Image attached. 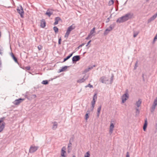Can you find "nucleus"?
<instances>
[{"mask_svg": "<svg viewBox=\"0 0 157 157\" xmlns=\"http://www.w3.org/2000/svg\"><path fill=\"white\" fill-rule=\"evenodd\" d=\"M115 26V24L114 23L111 25L108 28H107V29H106L105 30L104 33V35H107L110 31L112 30V29L114 28Z\"/></svg>", "mask_w": 157, "mask_h": 157, "instance_id": "obj_1", "label": "nucleus"}, {"mask_svg": "<svg viewBox=\"0 0 157 157\" xmlns=\"http://www.w3.org/2000/svg\"><path fill=\"white\" fill-rule=\"evenodd\" d=\"M156 105H157V97L154 100L152 106L150 109V110L151 113H153L154 111Z\"/></svg>", "mask_w": 157, "mask_h": 157, "instance_id": "obj_2", "label": "nucleus"}, {"mask_svg": "<svg viewBox=\"0 0 157 157\" xmlns=\"http://www.w3.org/2000/svg\"><path fill=\"white\" fill-rule=\"evenodd\" d=\"M39 147L38 146H35L33 145H31L29 149V152L30 153H33L35 152L38 149Z\"/></svg>", "mask_w": 157, "mask_h": 157, "instance_id": "obj_3", "label": "nucleus"}, {"mask_svg": "<svg viewBox=\"0 0 157 157\" xmlns=\"http://www.w3.org/2000/svg\"><path fill=\"white\" fill-rule=\"evenodd\" d=\"M128 21L125 15L123 16L118 18L116 22L117 23H123Z\"/></svg>", "mask_w": 157, "mask_h": 157, "instance_id": "obj_4", "label": "nucleus"}, {"mask_svg": "<svg viewBox=\"0 0 157 157\" xmlns=\"http://www.w3.org/2000/svg\"><path fill=\"white\" fill-rule=\"evenodd\" d=\"M128 98L129 95L128 93L126 92L123 94L121 97L122 103H124Z\"/></svg>", "mask_w": 157, "mask_h": 157, "instance_id": "obj_5", "label": "nucleus"}, {"mask_svg": "<svg viewBox=\"0 0 157 157\" xmlns=\"http://www.w3.org/2000/svg\"><path fill=\"white\" fill-rule=\"evenodd\" d=\"M24 98H19L18 99L15 100L13 102V103L15 105H19L23 101H24Z\"/></svg>", "mask_w": 157, "mask_h": 157, "instance_id": "obj_6", "label": "nucleus"}, {"mask_svg": "<svg viewBox=\"0 0 157 157\" xmlns=\"http://www.w3.org/2000/svg\"><path fill=\"white\" fill-rule=\"evenodd\" d=\"M17 12L20 15L21 17L23 18V17L24 11L22 7L20 6V7H18L17 9Z\"/></svg>", "mask_w": 157, "mask_h": 157, "instance_id": "obj_7", "label": "nucleus"}, {"mask_svg": "<svg viewBox=\"0 0 157 157\" xmlns=\"http://www.w3.org/2000/svg\"><path fill=\"white\" fill-rule=\"evenodd\" d=\"M125 15L127 20H128L132 19L133 17V14L132 13L129 12L125 14Z\"/></svg>", "mask_w": 157, "mask_h": 157, "instance_id": "obj_8", "label": "nucleus"}, {"mask_svg": "<svg viewBox=\"0 0 157 157\" xmlns=\"http://www.w3.org/2000/svg\"><path fill=\"white\" fill-rule=\"evenodd\" d=\"M113 122V121H111L110 123V125L109 127V132L110 134H111L113 132V128L114 127V124L112 122Z\"/></svg>", "mask_w": 157, "mask_h": 157, "instance_id": "obj_9", "label": "nucleus"}, {"mask_svg": "<svg viewBox=\"0 0 157 157\" xmlns=\"http://www.w3.org/2000/svg\"><path fill=\"white\" fill-rule=\"evenodd\" d=\"M88 77L89 76L88 75L86 76V75H85L83 76L82 78L78 80L77 82L79 83L84 82L86 80L88 79Z\"/></svg>", "mask_w": 157, "mask_h": 157, "instance_id": "obj_10", "label": "nucleus"}, {"mask_svg": "<svg viewBox=\"0 0 157 157\" xmlns=\"http://www.w3.org/2000/svg\"><path fill=\"white\" fill-rule=\"evenodd\" d=\"M99 81L102 83H106L108 81V79L105 77L103 76L100 78Z\"/></svg>", "mask_w": 157, "mask_h": 157, "instance_id": "obj_11", "label": "nucleus"}, {"mask_svg": "<svg viewBox=\"0 0 157 157\" xmlns=\"http://www.w3.org/2000/svg\"><path fill=\"white\" fill-rule=\"evenodd\" d=\"M95 67V65H93V66L89 67L87 68L86 69L83 71L82 73L83 74H85L87 73L88 71H89L90 70H91L93 68V67Z\"/></svg>", "mask_w": 157, "mask_h": 157, "instance_id": "obj_12", "label": "nucleus"}, {"mask_svg": "<svg viewBox=\"0 0 157 157\" xmlns=\"http://www.w3.org/2000/svg\"><path fill=\"white\" fill-rule=\"evenodd\" d=\"M55 22L54 23V25H57L58 23V22L59 21H62L61 19L59 17H56L55 19Z\"/></svg>", "mask_w": 157, "mask_h": 157, "instance_id": "obj_13", "label": "nucleus"}, {"mask_svg": "<svg viewBox=\"0 0 157 157\" xmlns=\"http://www.w3.org/2000/svg\"><path fill=\"white\" fill-rule=\"evenodd\" d=\"M46 26V22L44 19H42L41 20L40 26L42 28H44Z\"/></svg>", "mask_w": 157, "mask_h": 157, "instance_id": "obj_14", "label": "nucleus"}, {"mask_svg": "<svg viewBox=\"0 0 157 157\" xmlns=\"http://www.w3.org/2000/svg\"><path fill=\"white\" fill-rule=\"evenodd\" d=\"M142 103V100L141 99H139L136 102L135 105L136 106V107L139 108L140 107Z\"/></svg>", "mask_w": 157, "mask_h": 157, "instance_id": "obj_15", "label": "nucleus"}, {"mask_svg": "<svg viewBox=\"0 0 157 157\" xmlns=\"http://www.w3.org/2000/svg\"><path fill=\"white\" fill-rule=\"evenodd\" d=\"M66 150V148L64 147H62L61 150V155L62 156H66L65 154L66 153V151H65Z\"/></svg>", "mask_w": 157, "mask_h": 157, "instance_id": "obj_16", "label": "nucleus"}, {"mask_svg": "<svg viewBox=\"0 0 157 157\" xmlns=\"http://www.w3.org/2000/svg\"><path fill=\"white\" fill-rule=\"evenodd\" d=\"M147 119L146 118V119L145 120V122L144 124V125L143 126V128L144 131H145L146 130V128L147 127Z\"/></svg>", "mask_w": 157, "mask_h": 157, "instance_id": "obj_17", "label": "nucleus"}, {"mask_svg": "<svg viewBox=\"0 0 157 157\" xmlns=\"http://www.w3.org/2000/svg\"><path fill=\"white\" fill-rule=\"evenodd\" d=\"M95 27L93 28V29L91 30L89 34L91 36H94L95 35L94 34L95 33Z\"/></svg>", "mask_w": 157, "mask_h": 157, "instance_id": "obj_18", "label": "nucleus"}, {"mask_svg": "<svg viewBox=\"0 0 157 157\" xmlns=\"http://www.w3.org/2000/svg\"><path fill=\"white\" fill-rule=\"evenodd\" d=\"M45 14L46 15H48L49 17H50V16L53 14V12L52 11H51L49 10H48Z\"/></svg>", "mask_w": 157, "mask_h": 157, "instance_id": "obj_19", "label": "nucleus"}, {"mask_svg": "<svg viewBox=\"0 0 157 157\" xmlns=\"http://www.w3.org/2000/svg\"><path fill=\"white\" fill-rule=\"evenodd\" d=\"M75 28V25L74 24H73L72 25L69 26L68 28V29L70 31H71L73 29H74Z\"/></svg>", "mask_w": 157, "mask_h": 157, "instance_id": "obj_20", "label": "nucleus"}, {"mask_svg": "<svg viewBox=\"0 0 157 157\" xmlns=\"http://www.w3.org/2000/svg\"><path fill=\"white\" fill-rule=\"evenodd\" d=\"M5 123L4 122L0 126V132H2L4 129L5 127Z\"/></svg>", "mask_w": 157, "mask_h": 157, "instance_id": "obj_21", "label": "nucleus"}, {"mask_svg": "<svg viewBox=\"0 0 157 157\" xmlns=\"http://www.w3.org/2000/svg\"><path fill=\"white\" fill-rule=\"evenodd\" d=\"M68 67L67 66H65L64 67H62L61 69L59 70V72H61L63 71H65L67 69V68Z\"/></svg>", "mask_w": 157, "mask_h": 157, "instance_id": "obj_22", "label": "nucleus"}, {"mask_svg": "<svg viewBox=\"0 0 157 157\" xmlns=\"http://www.w3.org/2000/svg\"><path fill=\"white\" fill-rule=\"evenodd\" d=\"M156 18V17L154 15H153L149 19H148L147 21L148 23H150L151 21H153Z\"/></svg>", "mask_w": 157, "mask_h": 157, "instance_id": "obj_23", "label": "nucleus"}, {"mask_svg": "<svg viewBox=\"0 0 157 157\" xmlns=\"http://www.w3.org/2000/svg\"><path fill=\"white\" fill-rule=\"evenodd\" d=\"M101 105H100L97 109V117H98L99 116L100 111L101 110Z\"/></svg>", "mask_w": 157, "mask_h": 157, "instance_id": "obj_24", "label": "nucleus"}, {"mask_svg": "<svg viewBox=\"0 0 157 157\" xmlns=\"http://www.w3.org/2000/svg\"><path fill=\"white\" fill-rule=\"evenodd\" d=\"M71 31H70L67 29L66 33L64 35V37L65 38H67L71 33Z\"/></svg>", "mask_w": 157, "mask_h": 157, "instance_id": "obj_25", "label": "nucleus"}, {"mask_svg": "<svg viewBox=\"0 0 157 157\" xmlns=\"http://www.w3.org/2000/svg\"><path fill=\"white\" fill-rule=\"evenodd\" d=\"M57 124L56 122H55L53 123V125L52 127V128L53 130H55L57 128Z\"/></svg>", "mask_w": 157, "mask_h": 157, "instance_id": "obj_26", "label": "nucleus"}, {"mask_svg": "<svg viewBox=\"0 0 157 157\" xmlns=\"http://www.w3.org/2000/svg\"><path fill=\"white\" fill-rule=\"evenodd\" d=\"M139 33V31H136L133 32V37L135 38L137 36L138 34Z\"/></svg>", "mask_w": 157, "mask_h": 157, "instance_id": "obj_27", "label": "nucleus"}, {"mask_svg": "<svg viewBox=\"0 0 157 157\" xmlns=\"http://www.w3.org/2000/svg\"><path fill=\"white\" fill-rule=\"evenodd\" d=\"M53 30H54V31L55 33H57L58 32V28L56 27V26H54L53 27Z\"/></svg>", "mask_w": 157, "mask_h": 157, "instance_id": "obj_28", "label": "nucleus"}, {"mask_svg": "<svg viewBox=\"0 0 157 157\" xmlns=\"http://www.w3.org/2000/svg\"><path fill=\"white\" fill-rule=\"evenodd\" d=\"M136 115H138L140 113V110L138 108L136 107Z\"/></svg>", "mask_w": 157, "mask_h": 157, "instance_id": "obj_29", "label": "nucleus"}, {"mask_svg": "<svg viewBox=\"0 0 157 157\" xmlns=\"http://www.w3.org/2000/svg\"><path fill=\"white\" fill-rule=\"evenodd\" d=\"M90 154L89 152H87L86 154H85L84 155V157H90Z\"/></svg>", "mask_w": 157, "mask_h": 157, "instance_id": "obj_30", "label": "nucleus"}, {"mask_svg": "<svg viewBox=\"0 0 157 157\" xmlns=\"http://www.w3.org/2000/svg\"><path fill=\"white\" fill-rule=\"evenodd\" d=\"M48 81L47 80H43V81H42V83L44 85L48 84Z\"/></svg>", "mask_w": 157, "mask_h": 157, "instance_id": "obj_31", "label": "nucleus"}, {"mask_svg": "<svg viewBox=\"0 0 157 157\" xmlns=\"http://www.w3.org/2000/svg\"><path fill=\"white\" fill-rule=\"evenodd\" d=\"M72 59H80V56H75L73 57Z\"/></svg>", "mask_w": 157, "mask_h": 157, "instance_id": "obj_32", "label": "nucleus"}, {"mask_svg": "<svg viewBox=\"0 0 157 157\" xmlns=\"http://www.w3.org/2000/svg\"><path fill=\"white\" fill-rule=\"evenodd\" d=\"M73 54V53L70 54L66 58H64V59H69L72 56Z\"/></svg>", "mask_w": 157, "mask_h": 157, "instance_id": "obj_33", "label": "nucleus"}, {"mask_svg": "<svg viewBox=\"0 0 157 157\" xmlns=\"http://www.w3.org/2000/svg\"><path fill=\"white\" fill-rule=\"evenodd\" d=\"M138 64V61H137L136 62V63H135V66L134 67V70H136V68H137V67H138V65H137Z\"/></svg>", "mask_w": 157, "mask_h": 157, "instance_id": "obj_34", "label": "nucleus"}, {"mask_svg": "<svg viewBox=\"0 0 157 157\" xmlns=\"http://www.w3.org/2000/svg\"><path fill=\"white\" fill-rule=\"evenodd\" d=\"M10 56H12L13 58V59H17V58L14 56L13 53L12 52L10 53Z\"/></svg>", "mask_w": 157, "mask_h": 157, "instance_id": "obj_35", "label": "nucleus"}, {"mask_svg": "<svg viewBox=\"0 0 157 157\" xmlns=\"http://www.w3.org/2000/svg\"><path fill=\"white\" fill-rule=\"evenodd\" d=\"M89 113H86L85 115V119L87 120H88L89 118V115H88Z\"/></svg>", "mask_w": 157, "mask_h": 157, "instance_id": "obj_36", "label": "nucleus"}, {"mask_svg": "<svg viewBox=\"0 0 157 157\" xmlns=\"http://www.w3.org/2000/svg\"><path fill=\"white\" fill-rule=\"evenodd\" d=\"M92 37V36H91L90 35H89V34H88L87 37H86V40H88L89 39L91 38Z\"/></svg>", "mask_w": 157, "mask_h": 157, "instance_id": "obj_37", "label": "nucleus"}, {"mask_svg": "<svg viewBox=\"0 0 157 157\" xmlns=\"http://www.w3.org/2000/svg\"><path fill=\"white\" fill-rule=\"evenodd\" d=\"M79 59H72V62L73 63H75L76 61H78Z\"/></svg>", "mask_w": 157, "mask_h": 157, "instance_id": "obj_38", "label": "nucleus"}, {"mask_svg": "<svg viewBox=\"0 0 157 157\" xmlns=\"http://www.w3.org/2000/svg\"><path fill=\"white\" fill-rule=\"evenodd\" d=\"M94 98L96 100H97V94H95L93 96V98Z\"/></svg>", "mask_w": 157, "mask_h": 157, "instance_id": "obj_39", "label": "nucleus"}, {"mask_svg": "<svg viewBox=\"0 0 157 157\" xmlns=\"http://www.w3.org/2000/svg\"><path fill=\"white\" fill-rule=\"evenodd\" d=\"M86 87H90V88H92V87H93V86H92V85H91L90 84V83H89V84H88V85H87L86 86Z\"/></svg>", "mask_w": 157, "mask_h": 157, "instance_id": "obj_40", "label": "nucleus"}, {"mask_svg": "<svg viewBox=\"0 0 157 157\" xmlns=\"http://www.w3.org/2000/svg\"><path fill=\"white\" fill-rule=\"evenodd\" d=\"M38 48L39 50H40L42 49V47L41 45H39L38 46Z\"/></svg>", "mask_w": 157, "mask_h": 157, "instance_id": "obj_41", "label": "nucleus"}, {"mask_svg": "<svg viewBox=\"0 0 157 157\" xmlns=\"http://www.w3.org/2000/svg\"><path fill=\"white\" fill-rule=\"evenodd\" d=\"M95 101H92L91 102V105H95Z\"/></svg>", "mask_w": 157, "mask_h": 157, "instance_id": "obj_42", "label": "nucleus"}, {"mask_svg": "<svg viewBox=\"0 0 157 157\" xmlns=\"http://www.w3.org/2000/svg\"><path fill=\"white\" fill-rule=\"evenodd\" d=\"M69 142H69V143L68 144V148L70 147H71V145H72V144H71V142L70 140Z\"/></svg>", "mask_w": 157, "mask_h": 157, "instance_id": "obj_43", "label": "nucleus"}, {"mask_svg": "<svg viewBox=\"0 0 157 157\" xmlns=\"http://www.w3.org/2000/svg\"><path fill=\"white\" fill-rule=\"evenodd\" d=\"M126 157H130L129 153L128 152H127L126 153Z\"/></svg>", "mask_w": 157, "mask_h": 157, "instance_id": "obj_44", "label": "nucleus"}, {"mask_svg": "<svg viewBox=\"0 0 157 157\" xmlns=\"http://www.w3.org/2000/svg\"><path fill=\"white\" fill-rule=\"evenodd\" d=\"M61 38H60L59 39V41H58V44H61Z\"/></svg>", "mask_w": 157, "mask_h": 157, "instance_id": "obj_45", "label": "nucleus"}, {"mask_svg": "<svg viewBox=\"0 0 157 157\" xmlns=\"http://www.w3.org/2000/svg\"><path fill=\"white\" fill-rule=\"evenodd\" d=\"M94 106H95V105H92V106L91 107V110L92 111H93L94 109Z\"/></svg>", "mask_w": 157, "mask_h": 157, "instance_id": "obj_46", "label": "nucleus"}, {"mask_svg": "<svg viewBox=\"0 0 157 157\" xmlns=\"http://www.w3.org/2000/svg\"><path fill=\"white\" fill-rule=\"evenodd\" d=\"M157 39V33L156 34V35L155 36L154 38V41H155V40Z\"/></svg>", "mask_w": 157, "mask_h": 157, "instance_id": "obj_47", "label": "nucleus"}, {"mask_svg": "<svg viewBox=\"0 0 157 157\" xmlns=\"http://www.w3.org/2000/svg\"><path fill=\"white\" fill-rule=\"evenodd\" d=\"M113 75L111 77V82H110L111 83H112L113 81Z\"/></svg>", "mask_w": 157, "mask_h": 157, "instance_id": "obj_48", "label": "nucleus"}, {"mask_svg": "<svg viewBox=\"0 0 157 157\" xmlns=\"http://www.w3.org/2000/svg\"><path fill=\"white\" fill-rule=\"evenodd\" d=\"M25 68L28 70H30V67H25Z\"/></svg>", "mask_w": 157, "mask_h": 157, "instance_id": "obj_49", "label": "nucleus"}, {"mask_svg": "<svg viewBox=\"0 0 157 157\" xmlns=\"http://www.w3.org/2000/svg\"><path fill=\"white\" fill-rule=\"evenodd\" d=\"M14 60L16 63H17L19 65V63L18 61V59H14Z\"/></svg>", "mask_w": 157, "mask_h": 157, "instance_id": "obj_50", "label": "nucleus"}, {"mask_svg": "<svg viewBox=\"0 0 157 157\" xmlns=\"http://www.w3.org/2000/svg\"><path fill=\"white\" fill-rule=\"evenodd\" d=\"M91 41V40H90L87 43V44L86 45V46H87L90 44V43Z\"/></svg>", "mask_w": 157, "mask_h": 157, "instance_id": "obj_51", "label": "nucleus"}, {"mask_svg": "<svg viewBox=\"0 0 157 157\" xmlns=\"http://www.w3.org/2000/svg\"><path fill=\"white\" fill-rule=\"evenodd\" d=\"M32 97L34 98H35L36 96V94H33L32 95Z\"/></svg>", "mask_w": 157, "mask_h": 157, "instance_id": "obj_52", "label": "nucleus"}, {"mask_svg": "<svg viewBox=\"0 0 157 157\" xmlns=\"http://www.w3.org/2000/svg\"><path fill=\"white\" fill-rule=\"evenodd\" d=\"M3 54V52H2V50L0 49V54L2 55Z\"/></svg>", "mask_w": 157, "mask_h": 157, "instance_id": "obj_53", "label": "nucleus"}, {"mask_svg": "<svg viewBox=\"0 0 157 157\" xmlns=\"http://www.w3.org/2000/svg\"><path fill=\"white\" fill-rule=\"evenodd\" d=\"M110 2H111V4H113L114 3L113 0H111Z\"/></svg>", "mask_w": 157, "mask_h": 157, "instance_id": "obj_54", "label": "nucleus"}, {"mask_svg": "<svg viewBox=\"0 0 157 157\" xmlns=\"http://www.w3.org/2000/svg\"><path fill=\"white\" fill-rule=\"evenodd\" d=\"M109 18H108L107 19V21H106V22L107 23L109 21Z\"/></svg>", "mask_w": 157, "mask_h": 157, "instance_id": "obj_55", "label": "nucleus"}, {"mask_svg": "<svg viewBox=\"0 0 157 157\" xmlns=\"http://www.w3.org/2000/svg\"><path fill=\"white\" fill-rule=\"evenodd\" d=\"M156 17H157V12L154 15Z\"/></svg>", "mask_w": 157, "mask_h": 157, "instance_id": "obj_56", "label": "nucleus"}, {"mask_svg": "<svg viewBox=\"0 0 157 157\" xmlns=\"http://www.w3.org/2000/svg\"><path fill=\"white\" fill-rule=\"evenodd\" d=\"M96 100H96L94 98H93V100H92V101H95V102H96Z\"/></svg>", "mask_w": 157, "mask_h": 157, "instance_id": "obj_57", "label": "nucleus"}, {"mask_svg": "<svg viewBox=\"0 0 157 157\" xmlns=\"http://www.w3.org/2000/svg\"><path fill=\"white\" fill-rule=\"evenodd\" d=\"M115 3H116L117 4H118V1H117V0H116V2H115Z\"/></svg>", "mask_w": 157, "mask_h": 157, "instance_id": "obj_58", "label": "nucleus"}, {"mask_svg": "<svg viewBox=\"0 0 157 157\" xmlns=\"http://www.w3.org/2000/svg\"><path fill=\"white\" fill-rule=\"evenodd\" d=\"M67 59H64V60L63 61V62H64L67 60Z\"/></svg>", "mask_w": 157, "mask_h": 157, "instance_id": "obj_59", "label": "nucleus"}, {"mask_svg": "<svg viewBox=\"0 0 157 157\" xmlns=\"http://www.w3.org/2000/svg\"><path fill=\"white\" fill-rule=\"evenodd\" d=\"M118 6L117 5V8H116V11L117 10H118Z\"/></svg>", "mask_w": 157, "mask_h": 157, "instance_id": "obj_60", "label": "nucleus"}, {"mask_svg": "<svg viewBox=\"0 0 157 157\" xmlns=\"http://www.w3.org/2000/svg\"><path fill=\"white\" fill-rule=\"evenodd\" d=\"M82 45H80L79 46H78V47H82Z\"/></svg>", "mask_w": 157, "mask_h": 157, "instance_id": "obj_61", "label": "nucleus"}, {"mask_svg": "<svg viewBox=\"0 0 157 157\" xmlns=\"http://www.w3.org/2000/svg\"><path fill=\"white\" fill-rule=\"evenodd\" d=\"M66 157V156H62L61 155V157Z\"/></svg>", "mask_w": 157, "mask_h": 157, "instance_id": "obj_62", "label": "nucleus"}, {"mask_svg": "<svg viewBox=\"0 0 157 157\" xmlns=\"http://www.w3.org/2000/svg\"><path fill=\"white\" fill-rule=\"evenodd\" d=\"M84 44H81V45H82V46H83L84 45Z\"/></svg>", "mask_w": 157, "mask_h": 157, "instance_id": "obj_63", "label": "nucleus"}, {"mask_svg": "<svg viewBox=\"0 0 157 157\" xmlns=\"http://www.w3.org/2000/svg\"><path fill=\"white\" fill-rule=\"evenodd\" d=\"M72 157H75V155H73Z\"/></svg>", "mask_w": 157, "mask_h": 157, "instance_id": "obj_64", "label": "nucleus"}]
</instances>
